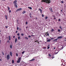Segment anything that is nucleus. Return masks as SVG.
<instances>
[{
  "label": "nucleus",
  "instance_id": "1",
  "mask_svg": "<svg viewBox=\"0 0 66 66\" xmlns=\"http://www.w3.org/2000/svg\"><path fill=\"white\" fill-rule=\"evenodd\" d=\"M41 2H46V3H50L51 1L50 0H42Z\"/></svg>",
  "mask_w": 66,
  "mask_h": 66
},
{
  "label": "nucleus",
  "instance_id": "2",
  "mask_svg": "<svg viewBox=\"0 0 66 66\" xmlns=\"http://www.w3.org/2000/svg\"><path fill=\"white\" fill-rule=\"evenodd\" d=\"M22 10V9L19 8V9H17L16 10V12H18V11H21V10Z\"/></svg>",
  "mask_w": 66,
  "mask_h": 66
},
{
  "label": "nucleus",
  "instance_id": "3",
  "mask_svg": "<svg viewBox=\"0 0 66 66\" xmlns=\"http://www.w3.org/2000/svg\"><path fill=\"white\" fill-rule=\"evenodd\" d=\"M62 37H62V36H58L57 37V39H60L61 38H62Z\"/></svg>",
  "mask_w": 66,
  "mask_h": 66
},
{
  "label": "nucleus",
  "instance_id": "4",
  "mask_svg": "<svg viewBox=\"0 0 66 66\" xmlns=\"http://www.w3.org/2000/svg\"><path fill=\"white\" fill-rule=\"evenodd\" d=\"M7 60H9L10 59V55H7Z\"/></svg>",
  "mask_w": 66,
  "mask_h": 66
},
{
  "label": "nucleus",
  "instance_id": "5",
  "mask_svg": "<svg viewBox=\"0 0 66 66\" xmlns=\"http://www.w3.org/2000/svg\"><path fill=\"white\" fill-rule=\"evenodd\" d=\"M38 10L40 11V13L41 14V13H42V10L41 9H39Z\"/></svg>",
  "mask_w": 66,
  "mask_h": 66
},
{
  "label": "nucleus",
  "instance_id": "6",
  "mask_svg": "<svg viewBox=\"0 0 66 66\" xmlns=\"http://www.w3.org/2000/svg\"><path fill=\"white\" fill-rule=\"evenodd\" d=\"M16 2H17V1H15L13 2V4H17Z\"/></svg>",
  "mask_w": 66,
  "mask_h": 66
},
{
  "label": "nucleus",
  "instance_id": "7",
  "mask_svg": "<svg viewBox=\"0 0 66 66\" xmlns=\"http://www.w3.org/2000/svg\"><path fill=\"white\" fill-rule=\"evenodd\" d=\"M14 4V6L16 8H17V7H18V6H17V4Z\"/></svg>",
  "mask_w": 66,
  "mask_h": 66
},
{
  "label": "nucleus",
  "instance_id": "8",
  "mask_svg": "<svg viewBox=\"0 0 66 66\" xmlns=\"http://www.w3.org/2000/svg\"><path fill=\"white\" fill-rule=\"evenodd\" d=\"M50 41H51V39H49L48 40H47L46 42H50Z\"/></svg>",
  "mask_w": 66,
  "mask_h": 66
},
{
  "label": "nucleus",
  "instance_id": "9",
  "mask_svg": "<svg viewBox=\"0 0 66 66\" xmlns=\"http://www.w3.org/2000/svg\"><path fill=\"white\" fill-rule=\"evenodd\" d=\"M57 38L56 39L54 40H53L54 42H56V41H57Z\"/></svg>",
  "mask_w": 66,
  "mask_h": 66
},
{
  "label": "nucleus",
  "instance_id": "10",
  "mask_svg": "<svg viewBox=\"0 0 66 66\" xmlns=\"http://www.w3.org/2000/svg\"><path fill=\"white\" fill-rule=\"evenodd\" d=\"M45 34L46 35V34H47L46 36H49V33L48 34V32H47V33H46Z\"/></svg>",
  "mask_w": 66,
  "mask_h": 66
},
{
  "label": "nucleus",
  "instance_id": "11",
  "mask_svg": "<svg viewBox=\"0 0 66 66\" xmlns=\"http://www.w3.org/2000/svg\"><path fill=\"white\" fill-rule=\"evenodd\" d=\"M50 10L51 12H53V11H52V8H50Z\"/></svg>",
  "mask_w": 66,
  "mask_h": 66
},
{
  "label": "nucleus",
  "instance_id": "12",
  "mask_svg": "<svg viewBox=\"0 0 66 66\" xmlns=\"http://www.w3.org/2000/svg\"><path fill=\"white\" fill-rule=\"evenodd\" d=\"M10 55L11 56H12V52H10Z\"/></svg>",
  "mask_w": 66,
  "mask_h": 66
},
{
  "label": "nucleus",
  "instance_id": "13",
  "mask_svg": "<svg viewBox=\"0 0 66 66\" xmlns=\"http://www.w3.org/2000/svg\"><path fill=\"white\" fill-rule=\"evenodd\" d=\"M8 38L9 39V40H11V36H9Z\"/></svg>",
  "mask_w": 66,
  "mask_h": 66
},
{
  "label": "nucleus",
  "instance_id": "14",
  "mask_svg": "<svg viewBox=\"0 0 66 66\" xmlns=\"http://www.w3.org/2000/svg\"><path fill=\"white\" fill-rule=\"evenodd\" d=\"M5 18L7 20V16L6 15H5Z\"/></svg>",
  "mask_w": 66,
  "mask_h": 66
},
{
  "label": "nucleus",
  "instance_id": "15",
  "mask_svg": "<svg viewBox=\"0 0 66 66\" xmlns=\"http://www.w3.org/2000/svg\"><path fill=\"white\" fill-rule=\"evenodd\" d=\"M35 59H32L31 60H29V61H34Z\"/></svg>",
  "mask_w": 66,
  "mask_h": 66
},
{
  "label": "nucleus",
  "instance_id": "16",
  "mask_svg": "<svg viewBox=\"0 0 66 66\" xmlns=\"http://www.w3.org/2000/svg\"><path fill=\"white\" fill-rule=\"evenodd\" d=\"M17 38H16L15 40V43L17 42Z\"/></svg>",
  "mask_w": 66,
  "mask_h": 66
},
{
  "label": "nucleus",
  "instance_id": "17",
  "mask_svg": "<svg viewBox=\"0 0 66 66\" xmlns=\"http://www.w3.org/2000/svg\"><path fill=\"white\" fill-rule=\"evenodd\" d=\"M22 13V14H25V13H26V11H23Z\"/></svg>",
  "mask_w": 66,
  "mask_h": 66
},
{
  "label": "nucleus",
  "instance_id": "18",
  "mask_svg": "<svg viewBox=\"0 0 66 66\" xmlns=\"http://www.w3.org/2000/svg\"><path fill=\"white\" fill-rule=\"evenodd\" d=\"M28 9H30V10H32V7H28Z\"/></svg>",
  "mask_w": 66,
  "mask_h": 66
},
{
  "label": "nucleus",
  "instance_id": "19",
  "mask_svg": "<svg viewBox=\"0 0 66 66\" xmlns=\"http://www.w3.org/2000/svg\"><path fill=\"white\" fill-rule=\"evenodd\" d=\"M20 62V61L18 60L17 61V63H19Z\"/></svg>",
  "mask_w": 66,
  "mask_h": 66
},
{
  "label": "nucleus",
  "instance_id": "20",
  "mask_svg": "<svg viewBox=\"0 0 66 66\" xmlns=\"http://www.w3.org/2000/svg\"><path fill=\"white\" fill-rule=\"evenodd\" d=\"M10 48L11 49H12V45H10Z\"/></svg>",
  "mask_w": 66,
  "mask_h": 66
},
{
  "label": "nucleus",
  "instance_id": "21",
  "mask_svg": "<svg viewBox=\"0 0 66 66\" xmlns=\"http://www.w3.org/2000/svg\"><path fill=\"white\" fill-rule=\"evenodd\" d=\"M7 8H8V10L9 11L10 9V7H7Z\"/></svg>",
  "mask_w": 66,
  "mask_h": 66
},
{
  "label": "nucleus",
  "instance_id": "22",
  "mask_svg": "<svg viewBox=\"0 0 66 66\" xmlns=\"http://www.w3.org/2000/svg\"><path fill=\"white\" fill-rule=\"evenodd\" d=\"M20 60H21V57H20L19 58L18 60H19V61H20Z\"/></svg>",
  "mask_w": 66,
  "mask_h": 66
},
{
  "label": "nucleus",
  "instance_id": "23",
  "mask_svg": "<svg viewBox=\"0 0 66 66\" xmlns=\"http://www.w3.org/2000/svg\"><path fill=\"white\" fill-rule=\"evenodd\" d=\"M45 19H47V18H48V17L45 16Z\"/></svg>",
  "mask_w": 66,
  "mask_h": 66
},
{
  "label": "nucleus",
  "instance_id": "24",
  "mask_svg": "<svg viewBox=\"0 0 66 66\" xmlns=\"http://www.w3.org/2000/svg\"><path fill=\"white\" fill-rule=\"evenodd\" d=\"M14 63V61L13 60H12V64H13V63Z\"/></svg>",
  "mask_w": 66,
  "mask_h": 66
},
{
  "label": "nucleus",
  "instance_id": "25",
  "mask_svg": "<svg viewBox=\"0 0 66 66\" xmlns=\"http://www.w3.org/2000/svg\"><path fill=\"white\" fill-rule=\"evenodd\" d=\"M21 36H23V35H24V34H21Z\"/></svg>",
  "mask_w": 66,
  "mask_h": 66
},
{
  "label": "nucleus",
  "instance_id": "26",
  "mask_svg": "<svg viewBox=\"0 0 66 66\" xmlns=\"http://www.w3.org/2000/svg\"><path fill=\"white\" fill-rule=\"evenodd\" d=\"M25 39H28V37H25Z\"/></svg>",
  "mask_w": 66,
  "mask_h": 66
},
{
  "label": "nucleus",
  "instance_id": "27",
  "mask_svg": "<svg viewBox=\"0 0 66 66\" xmlns=\"http://www.w3.org/2000/svg\"><path fill=\"white\" fill-rule=\"evenodd\" d=\"M53 31H54V29H52V32H53Z\"/></svg>",
  "mask_w": 66,
  "mask_h": 66
},
{
  "label": "nucleus",
  "instance_id": "28",
  "mask_svg": "<svg viewBox=\"0 0 66 66\" xmlns=\"http://www.w3.org/2000/svg\"><path fill=\"white\" fill-rule=\"evenodd\" d=\"M24 53V51H23L22 52V54H23V53Z\"/></svg>",
  "mask_w": 66,
  "mask_h": 66
},
{
  "label": "nucleus",
  "instance_id": "29",
  "mask_svg": "<svg viewBox=\"0 0 66 66\" xmlns=\"http://www.w3.org/2000/svg\"><path fill=\"white\" fill-rule=\"evenodd\" d=\"M20 36L18 37V39H20Z\"/></svg>",
  "mask_w": 66,
  "mask_h": 66
},
{
  "label": "nucleus",
  "instance_id": "30",
  "mask_svg": "<svg viewBox=\"0 0 66 66\" xmlns=\"http://www.w3.org/2000/svg\"><path fill=\"white\" fill-rule=\"evenodd\" d=\"M58 32H60V31H61V30H60V29H58Z\"/></svg>",
  "mask_w": 66,
  "mask_h": 66
},
{
  "label": "nucleus",
  "instance_id": "31",
  "mask_svg": "<svg viewBox=\"0 0 66 66\" xmlns=\"http://www.w3.org/2000/svg\"><path fill=\"white\" fill-rule=\"evenodd\" d=\"M16 56H18V54L17 53L16 54Z\"/></svg>",
  "mask_w": 66,
  "mask_h": 66
},
{
  "label": "nucleus",
  "instance_id": "32",
  "mask_svg": "<svg viewBox=\"0 0 66 66\" xmlns=\"http://www.w3.org/2000/svg\"><path fill=\"white\" fill-rule=\"evenodd\" d=\"M49 48H50V47H47V49H49Z\"/></svg>",
  "mask_w": 66,
  "mask_h": 66
},
{
  "label": "nucleus",
  "instance_id": "33",
  "mask_svg": "<svg viewBox=\"0 0 66 66\" xmlns=\"http://www.w3.org/2000/svg\"><path fill=\"white\" fill-rule=\"evenodd\" d=\"M26 24H28V22H26Z\"/></svg>",
  "mask_w": 66,
  "mask_h": 66
},
{
  "label": "nucleus",
  "instance_id": "34",
  "mask_svg": "<svg viewBox=\"0 0 66 66\" xmlns=\"http://www.w3.org/2000/svg\"><path fill=\"white\" fill-rule=\"evenodd\" d=\"M58 52H57V53H55V54H57V53H58Z\"/></svg>",
  "mask_w": 66,
  "mask_h": 66
},
{
  "label": "nucleus",
  "instance_id": "35",
  "mask_svg": "<svg viewBox=\"0 0 66 66\" xmlns=\"http://www.w3.org/2000/svg\"><path fill=\"white\" fill-rule=\"evenodd\" d=\"M7 43H10V42H9V40H8L7 41Z\"/></svg>",
  "mask_w": 66,
  "mask_h": 66
},
{
  "label": "nucleus",
  "instance_id": "36",
  "mask_svg": "<svg viewBox=\"0 0 66 66\" xmlns=\"http://www.w3.org/2000/svg\"><path fill=\"white\" fill-rule=\"evenodd\" d=\"M17 35H18V36H19V34L18 33L17 34Z\"/></svg>",
  "mask_w": 66,
  "mask_h": 66
},
{
  "label": "nucleus",
  "instance_id": "37",
  "mask_svg": "<svg viewBox=\"0 0 66 66\" xmlns=\"http://www.w3.org/2000/svg\"><path fill=\"white\" fill-rule=\"evenodd\" d=\"M48 55H49V56H51V54H49Z\"/></svg>",
  "mask_w": 66,
  "mask_h": 66
},
{
  "label": "nucleus",
  "instance_id": "38",
  "mask_svg": "<svg viewBox=\"0 0 66 66\" xmlns=\"http://www.w3.org/2000/svg\"><path fill=\"white\" fill-rule=\"evenodd\" d=\"M17 30L19 29V28H18V27H17Z\"/></svg>",
  "mask_w": 66,
  "mask_h": 66
},
{
  "label": "nucleus",
  "instance_id": "39",
  "mask_svg": "<svg viewBox=\"0 0 66 66\" xmlns=\"http://www.w3.org/2000/svg\"><path fill=\"white\" fill-rule=\"evenodd\" d=\"M60 29H62V27H61L60 26Z\"/></svg>",
  "mask_w": 66,
  "mask_h": 66
},
{
  "label": "nucleus",
  "instance_id": "40",
  "mask_svg": "<svg viewBox=\"0 0 66 66\" xmlns=\"http://www.w3.org/2000/svg\"><path fill=\"white\" fill-rule=\"evenodd\" d=\"M42 17H44V15H43V14H42Z\"/></svg>",
  "mask_w": 66,
  "mask_h": 66
},
{
  "label": "nucleus",
  "instance_id": "41",
  "mask_svg": "<svg viewBox=\"0 0 66 66\" xmlns=\"http://www.w3.org/2000/svg\"><path fill=\"white\" fill-rule=\"evenodd\" d=\"M11 10H10L9 11V13H11Z\"/></svg>",
  "mask_w": 66,
  "mask_h": 66
},
{
  "label": "nucleus",
  "instance_id": "42",
  "mask_svg": "<svg viewBox=\"0 0 66 66\" xmlns=\"http://www.w3.org/2000/svg\"><path fill=\"white\" fill-rule=\"evenodd\" d=\"M32 15V14H31V13H30L29 14V15Z\"/></svg>",
  "mask_w": 66,
  "mask_h": 66
},
{
  "label": "nucleus",
  "instance_id": "43",
  "mask_svg": "<svg viewBox=\"0 0 66 66\" xmlns=\"http://www.w3.org/2000/svg\"><path fill=\"white\" fill-rule=\"evenodd\" d=\"M2 53V54L3 55H4V53H3V52Z\"/></svg>",
  "mask_w": 66,
  "mask_h": 66
},
{
  "label": "nucleus",
  "instance_id": "44",
  "mask_svg": "<svg viewBox=\"0 0 66 66\" xmlns=\"http://www.w3.org/2000/svg\"><path fill=\"white\" fill-rule=\"evenodd\" d=\"M48 47H50V45H49L48 46H47Z\"/></svg>",
  "mask_w": 66,
  "mask_h": 66
},
{
  "label": "nucleus",
  "instance_id": "45",
  "mask_svg": "<svg viewBox=\"0 0 66 66\" xmlns=\"http://www.w3.org/2000/svg\"><path fill=\"white\" fill-rule=\"evenodd\" d=\"M31 37V36H28L29 37Z\"/></svg>",
  "mask_w": 66,
  "mask_h": 66
},
{
  "label": "nucleus",
  "instance_id": "46",
  "mask_svg": "<svg viewBox=\"0 0 66 66\" xmlns=\"http://www.w3.org/2000/svg\"><path fill=\"white\" fill-rule=\"evenodd\" d=\"M54 39L53 38H51V39L52 40V39Z\"/></svg>",
  "mask_w": 66,
  "mask_h": 66
},
{
  "label": "nucleus",
  "instance_id": "47",
  "mask_svg": "<svg viewBox=\"0 0 66 66\" xmlns=\"http://www.w3.org/2000/svg\"><path fill=\"white\" fill-rule=\"evenodd\" d=\"M61 3H63V2L62 1L61 2Z\"/></svg>",
  "mask_w": 66,
  "mask_h": 66
},
{
  "label": "nucleus",
  "instance_id": "48",
  "mask_svg": "<svg viewBox=\"0 0 66 66\" xmlns=\"http://www.w3.org/2000/svg\"><path fill=\"white\" fill-rule=\"evenodd\" d=\"M17 32H18V31H16V33H17Z\"/></svg>",
  "mask_w": 66,
  "mask_h": 66
},
{
  "label": "nucleus",
  "instance_id": "49",
  "mask_svg": "<svg viewBox=\"0 0 66 66\" xmlns=\"http://www.w3.org/2000/svg\"><path fill=\"white\" fill-rule=\"evenodd\" d=\"M15 36H14L13 37V38H15Z\"/></svg>",
  "mask_w": 66,
  "mask_h": 66
},
{
  "label": "nucleus",
  "instance_id": "50",
  "mask_svg": "<svg viewBox=\"0 0 66 66\" xmlns=\"http://www.w3.org/2000/svg\"><path fill=\"white\" fill-rule=\"evenodd\" d=\"M1 40H0V44H1Z\"/></svg>",
  "mask_w": 66,
  "mask_h": 66
},
{
  "label": "nucleus",
  "instance_id": "51",
  "mask_svg": "<svg viewBox=\"0 0 66 66\" xmlns=\"http://www.w3.org/2000/svg\"><path fill=\"white\" fill-rule=\"evenodd\" d=\"M64 40H65V41H66V39H64Z\"/></svg>",
  "mask_w": 66,
  "mask_h": 66
},
{
  "label": "nucleus",
  "instance_id": "52",
  "mask_svg": "<svg viewBox=\"0 0 66 66\" xmlns=\"http://www.w3.org/2000/svg\"><path fill=\"white\" fill-rule=\"evenodd\" d=\"M5 27H6V28H7V26H5Z\"/></svg>",
  "mask_w": 66,
  "mask_h": 66
},
{
  "label": "nucleus",
  "instance_id": "53",
  "mask_svg": "<svg viewBox=\"0 0 66 66\" xmlns=\"http://www.w3.org/2000/svg\"><path fill=\"white\" fill-rule=\"evenodd\" d=\"M53 17H55V16H54V15H53Z\"/></svg>",
  "mask_w": 66,
  "mask_h": 66
},
{
  "label": "nucleus",
  "instance_id": "54",
  "mask_svg": "<svg viewBox=\"0 0 66 66\" xmlns=\"http://www.w3.org/2000/svg\"><path fill=\"white\" fill-rule=\"evenodd\" d=\"M55 49V47H54V49Z\"/></svg>",
  "mask_w": 66,
  "mask_h": 66
},
{
  "label": "nucleus",
  "instance_id": "55",
  "mask_svg": "<svg viewBox=\"0 0 66 66\" xmlns=\"http://www.w3.org/2000/svg\"><path fill=\"white\" fill-rule=\"evenodd\" d=\"M0 60L1 61H2V60H1V59H0Z\"/></svg>",
  "mask_w": 66,
  "mask_h": 66
},
{
  "label": "nucleus",
  "instance_id": "56",
  "mask_svg": "<svg viewBox=\"0 0 66 66\" xmlns=\"http://www.w3.org/2000/svg\"><path fill=\"white\" fill-rule=\"evenodd\" d=\"M60 19H59V21H60Z\"/></svg>",
  "mask_w": 66,
  "mask_h": 66
},
{
  "label": "nucleus",
  "instance_id": "57",
  "mask_svg": "<svg viewBox=\"0 0 66 66\" xmlns=\"http://www.w3.org/2000/svg\"><path fill=\"white\" fill-rule=\"evenodd\" d=\"M31 36H34V35H31Z\"/></svg>",
  "mask_w": 66,
  "mask_h": 66
},
{
  "label": "nucleus",
  "instance_id": "58",
  "mask_svg": "<svg viewBox=\"0 0 66 66\" xmlns=\"http://www.w3.org/2000/svg\"><path fill=\"white\" fill-rule=\"evenodd\" d=\"M39 43V42H37V43Z\"/></svg>",
  "mask_w": 66,
  "mask_h": 66
},
{
  "label": "nucleus",
  "instance_id": "59",
  "mask_svg": "<svg viewBox=\"0 0 66 66\" xmlns=\"http://www.w3.org/2000/svg\"><path fill=\"white\" fill-rule=\"evenodd\" d=\"M54 57H53V58H52V59H53V58H54Z\"/></svg>",
  "mask_w": 66,
  "mask_h": 66
},
{
  "label": "nucleus",
  "instance_id": "60",
  "mask_svg": "<svg viewBox=\"0 0 66 66\" xmlns=\"http://www.w3.org/2000/svg\"><path fill=\"white\" fill-rule=\"evenodd\" d=\"M2 0V1H5V0Z\"/></svg>",
  "mask_w": 66,
  "mask_h": 66
},
{
  "label": "nucleus",
  "instance_id": "61",
  "mask_svg": "<svg viewBox=\"0 0 66 66\" xmlns=\"http://www.w3.org/2000/svg\"><path fill=\"white\" fill-rule=\"evenodd\" d=\"M36 19H37V18H36Z\"/></svg>",
  "mask_w": 66,
  "mask_h": 66
},
{
  "label": "nucleus",
  "instance_id": "62",
  "mask_svg": "<svg viewBox=\"0 0 66 66\" xmlns=\"http://www.w3.org/2000/svg\"><path fill=\"white\" fill-rule=\"evenodd\" d=\"M30 17H31V18L32 17V16H30Z\"/></svg>",
  "mask_w": 66,
  "mask_h": 66
},
{
  "label": "nucleus",
  "instance_id": "63",
  "mask_svg": "<svg viewBox=\"0 0 66 66\" xmlns=\"http://www.w3.org/2000/svg\"><path fill=\"white\" fill-rule=\"evenodd\" d=\"M55 19V18H54V19Z\"/></svg>",
  "mask_w": 66,
  "mask_h": 66
},
{
  "label": "nucleus",
  "instance_id": "64",
  "mask_svg": "<svg viewBox=\"0 0 66 66\" xmlns=\"http://www.w3.org/2000/svg\"><path fill=\"white\" fill-rule=\"evenodd\" d=\"M42 9H43V8L42 7H41Z\"/></svg>",
  "mask_w": 66,
  "mask_h": 66
}]
</instances>
